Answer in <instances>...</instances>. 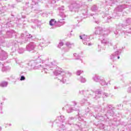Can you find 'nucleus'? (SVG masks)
Listing matches in <instances>:
<instances>
[{
  "mask_svg": "<svg viewBox=\"0 0 131 131\" xmlns=\"http://www.w3.org/2000/svg\"><path fill=\"white\" fill-rule=\"evenodd\" d=\"M25 38H30L31 37H32V36H31V35L29 34H27L26 35H25Z\"/></svg>",
  "mask_w": 131,
  "mask_h": 131,
  "instance_id": "nucleus-27",
  "label": "nucleus"
},
{
  "mask_svg": "<svg viewBox=\"0 0 131 131\" xmlns=\"http://www.w3.org/2000/svg\"><path fill=\"white\" fill-rule=\"evenodd\" d=\"M2 129V127H0V130Z\"/></svg>",
  "mask_w": 131,
  "mask_h": 131,
  "instance_id": "nucleus-51",
  "label": "nucleus"
},
{
  "mask_svg": "<svg viewBox=\"0 0 131 131\" xmlns=\"http://www.w3.org/2000/svg\"><path fill=\"white\" fill-rule=\"evenodd\" d=\"M102 94V91L100 90H97L95 92V98L98 99V98H100L101 97V94Z\"/></svg>",
  "mask_w": 131,
  "mask_h": 131,
  "instance_id": "nucleus-8",
  "label": "nucleus"
},
{
  "mask_svg": "<svg viewBox=\"0 0 131 131\" xmlns=\"http://www.w3.org/2000/svg\"><path fill=\"white\" fill-rule=\"evenodd\" d=\"M54 67H57V63L56 61L51 62L49 65L45 64V68H44V71L45 73H50V70H53V69H50V68H53ZM49 69H50V70Z\"/></svg>",
  "mask_w": 131,
  "mask_h": 131,
  "instance_id": "nucleus-4",
  "label": "nucleus"
},
{
  "mask_svg": "<svg viewBox=\"0 0 131 131\" xmlns=\"http://www.w3.org/2000/svg\"><path fill=\"white\" fill-rule=\"evenodd\" d=\"M109 82H109L108 83H110V81H109Z\"/></svg>",
  "mask_w": 131,
  "mask_h": 131,
  "instance_id": "nucleus-54",
  "label": "nucleus"
},
{
  "mask_svg": "<svg viewBox=\"0 0 131 131\" xmlns=\"http://www.w3.org/2000/svg\"><path fill=\"white\" fill-rule=\"evenodd\" d=\"M119 107H121V104L118 105V107L119 108Z\"/></svg>",
  "mask_w": 131,
  "mask_h": 131,
  "instance_id": "nucleus-41",
  "label": "nucleus"
},
{
  "mask_svg": "<svg viewBox=\"0 0 131 131\" xmlns=\"http://www.w3.org/2000/svg\"><path fill=\"white\" fill-rule=\"evenodd\" d=\"M54 74L57 76V78L58 80H60L63 83H66V80H67L69 77L71 76V73L67 71H63L61 69L54 72Z\"/></svg>",
  "mask_w": 131,
  "mask_h": 131,
  "instance_id": "nucleus-1",
  "label": "nucleus"
},
{
  "mask_svg": "<svg viewBox=\"0 0 131 131\" xmlns=\"http://www.w3.org/2000/svg\"><path fill=\"white\" fill-rule=\"evenodd\" d=\"M95 34H98V35H100V37L103 36H108L109 33H110L111 31V28H109L108 29H103L101 27L95 28Z\"/></svg>",
  "mask_w": 131,
  "mask_h": 131,
  "instance_id": "nucleus-2",
  "label": "nucleus"
},
{
  "mask_svg": "<svg viewBox=\"0 0 131 131\" xmlns=\"http://www.w3.org/2000/svg\"><path fill=\"white\" fill-rule=\"evenodd\" d=\"M93 80L96 81V82H100L101 79H100V77L97 75H95L93 78Z\"/></svg>",
  "mask_w": 131,
  "mask_h": 131,
  "instance_id": "nucleus-11",
  "label": "nucleus"
},
{
  "mask_svg": "<svg viewBox=\"0 0 131 131\" xmlns=\"http://www.w3.org/2000/svg\"><path fill=\"white\" fill-rule=\"evenodd\" d=\"M35 48H36V45H35V43L31 42L27 45L26 50L28 52H33V51H34Z\"/></svg>",
  "mask_w": 131,
  "mask_h": 131,
  "instance_id": "nucleus-5",
  "label": "nucleus"
},
{
  "mask_svg": "<svg viewBox=\"0 0 131 131\" xmlns=\"http://www.w3.org/2000/svg\"><path fill=\"white\" fill-rule=\"evenodd\" d=\"M82 72H83L82 71H78L77 72V75H80V74L82 73Z\"/></svg>",
  "mask_w": 131,
  "mask_h": 131,
  "instance_id": "nucleus-29",
  "label": "nucleus"
},
{
  "mask_svg": "<svg viewBox=\"0 0 131 131\" xmlns=\"http://www.w3.org/2000/svg\"><path fill=\"white\" fill-rule=\"evenodd\" d=\"M121 54V50H119V51H116L115 54H112L111 56V59H113L116 55H118L119 54Z\"/></svg>",
  "mask_w": 131,
  "mask_h": 131,
  "instance_id": "nucleus-10",
  "label": "nucleus"
},
{
  "mask_svg": "<svg viewBox=\"0 0 131 131\" xmlns=\"http://www.w3.org/2000/svg\"><path fill=\"white\" fill-rule=\"evenodd\" d=\"M79 93L81 95H84L85 94L90 95V93H89V90H80Z\"/></svg>",
  "mask_w": 131,
  "mask_h": 131,
  "instance_id": "nucleus-13",
  "label": "nucleus"
},
{
  "mask_svg": "<svg viewBox=\"0 0 131 131\" xmlns=\"http://www.w3.org/2000/svg\"><path fill=\"white\" fill-rule=\"evenodd\" d=\"M2 71H6V67H3L2 68Z\"/></svg>",
  "mask_w": 131,
  "mask_h": 131,
  "instance_id": "nucleus-39",
  "label": "nucleus"
},
{
  "mask_svg": "<svg viewBox=\"0 0 131 131\" xmlns=\"http://www.w3.org/2000/svg\"><path fill=\"white\" fill-rule=\"evenodd\" d=\"M74 56L75 57H78V55H77V54H76V53H74Z\"/></svg>",
  "mask_w": 131,
  "mask_h": 131,
  "instance_id": "nucleus-40",
  "label": "nucleus"
},
{
  "mask_svg": "<svg viewBox=\"0 0 131 131\" xmlns=\"http://www.w3.org/2000/svg\"><path fill=\"white\" fill-rule=\"evenodd\" d=\"M112 107V106H111V105H108V107L110 108H111Z\"/></svg>",
  "mask_w": 131,
  "mask_h": 131,
  "instance_id": "nucleus-42",
  "label": "nucleus"
},
{
  "mask_svg": "<svg viewBox=\"0 0 131 131\" xmlns=\"http://www.w3.org/2000/svg\"><path fill=\"white\" fill-rule=\"evenodd\" d=\"M120 57L118 56V59H120Z\"/></svg>",
  "mask_w": 131,
  "mask_h": 131,
  "instance_id": "nucleus-47",
  "label": "nucleus"
},
{
  "mask_svg": "<svg viewBox=\"0 0 131 131\" xmlns=\"http://www.w3.org/2000/svg\"><path fill=\"white\" fill-rule=\"evenodd\" d=\"M131 28L129 29V30H130Z\"/></svg>",
  "mask_w": 131,
  "mask_h": 131,
  "instance_id": "nucleus-55",
  "label": "nucleus"
},
{
  "mask_svg": "<svg viewBox=\"0 0 131 131\" xmlns=\"http://www.w3.org/2000/svg\"><path fill=\"white\" fill-rule=\"evenodd\" d=\"M73 111V110L71 107L67 108V111L68 113H71V112H72Z\"/></svg>",
  "mask_w": 131,
  "mask_h": 131,
  "instance_id": "nucleus-26",
  "label": "nucleus"
},
{
  "mask_svg": "<svg viewBox=\"0 0 131 131\" xmlns=\"http://www.w3.org/2000/svg\"><path fill=\"white\" fill-rule=\"evenodd\" d=\"M60 17H62V18H63V17L64 16H65L64 15V13H60Z\"/></svg>",
  "mask_w": 131,
  "mask_h": 131,
  "instance_id": "nucleus-37",
  "label": "nucleus"
},
{
  "mask_svg": "<svg viewBox=\"0 0 131 131\" xmlns=\"http://www.w3.org/2000/svg\"><path fill=\"white\" fill-rule=\"evenodd\" d=\"M66 52H68V50H67V51H66Z\"/></svg>",
  "mask_w": 131,
  "mask_h": 131,
  "instance_id": "nucleus-52",
  "label": "nucleus"
},
{
  "mask_svg": "<svg viewBox=\"0 0 131 131\" xmlns=\"http://www.w3.org/2000/svg\"><path fill=\"white\" fill-rule=\"evenodd\" d=\"M91 10L93 12H96V11L98 10V8L97 7V6H96V5H94L92 7Z\"/></svg>",
  "mask_w": 131,
  "mask_h": 131,
  "instance_id": "nucleus-22",
  "label": "nucleus"
},
{
  "mask_svg": "<svg viewBox=\"0 0 131 131\" xmlns=\"http://www.w3.org/2000/svg\"><path fill=\"white\" fill-rule=\"evenodd\" d=\"M114 89H115V90H117V89H118V87L115 86Z\"/></svg>",
  "mask_w": 131,
  "mask_h": 131,
  "instance_id": "nucleus-43",
  "label": "nucleus"
},
{
  "mask_svg": "<svg viewBox=\"0 0 131 131\" xmlns=\"http://www.w3.org/2000/svg\"><path fill=\"white\" fill-rule=\"evenodd\" d=\"M12 125V124H9V126H11Z\"/></svg>",
  "mask_w": 131,
  "mask_h": 131,
  "instance_id": "nucleus-49",
  "label": "nucleus"
},
{
  "mask_svg": "<svg viewBox=\"0 0 131 131\" xmlns=\"http://www.w3.org/2000/svg\"><path fill=\"white\" fill-rule=\"evenodd\" d=\"M2 106H0V110H2Z\"/></svg>",
  "mask_w": 131,
  "mask_h": 131,
  "instance_id": "nucleus-48",
  "label": "nucleus"
},
{
  "mask_svg": "<svg viewBox=\"0 0 131 131\" xmlns=\"http://www.w3.org/2000/svg\"><path fill=\"white\" fill-rule=\"evenodd\" d=\"M116 10L119 12H122V10H123V8L122 7V6H119L116 8Z\"/></svg>",
  "mask_w": 131,
  "mask_h": 131,
  "instance_id": "nucleus-19",
  "label": "nucleus"
},
{
  "mask_svg": "<svg viewBox=\"0 0 131 131\" xmlns=\"http://www.w3.org/2000/svg\"><path fill=\"white\" fill-rule=\"evenodd\" d=\"M102 37H103L104 38H102V39L100 38L102 43H104V45H107V46H112V43L111 42L110 40H109V39L105 38L106 37V36Z\"/></svg>",
  "mask_w": 131,
  "mask_h": 131,
  "instance_id": "nucleus-7",
  "label": "nucleus"
},
{
  "mask_svg": "<svg viewBox=\"0 0 131 131\" xmlns=\"http://www.w3.org/2000/svg\"><path fill=\"white\" fill-rule=\"evenodd\" d=\"M66 46H68V48H72V47H73L74 46V45H73V43H71L70 42H67L66 43Z\"/></svg>",
  "mask_w": 131,
  "mask_h": 131,
  "instance_id": "nucleus-20",
  "label": "nucleus"
},
{
  "mask_svg": "<svg viewBox=\"0 0 131 131\" xmlns=\"http://www.w3.org/2000/svg\"><path fill=\"white\" fill-rule=\"evenodd\" d=\"M59 118H60L63 122V120H64L65 118H64V116H60Z\"/></svg>",
  "mask_w": 131,
  "mask_h": 131,
  "instance_id": "nucleus-31",
  "label": "nucleus"
},
{
  "mask_svg": "<svg viewBox=\"0 0 131 131\" xmlns=\"http://www.w3.org/2000/svg\"><path fill=\"white\" fill-rule=\"evenodd\" d=\"M64 45V43L63 42H60L58 45V48H61V47H62V46Z\"/></svg>",
  "mask_w": 131,
  "mask_h": 131,
  "instance_id": "nucleus-28",
  "label": "nucleus"
},
{
  "mask_svg": "<svg viewBox=\"0 0 131 131\" xmlns=\"http://www.w3.org/2000/svg\"><path fill=\"white\" fill-rule=\"evenodd\" d=\"M114 33L115 34H116V35H117V34H119V32H118V31L116 30L114 31Z\"/></svg>",
  "mask_w": 131,
  "mask_h": 131,
  "instance_id": "nucleus-34",
  "label": "nucleus"
},
{
  "mask_svg": "<svg viewBox=\"0 0 131 131\" xmlns=\"http://www.w3.org/2000/svg\"><path fill=\"white\" fill-rule=\"evenodd\" d=\"M111 17H108L107 19H111Z\"/></svg>",
  "mask_w": 131,
  "mask_h": 131,
  "instance_id": "nucleus-50",
  "label": "nucleus"
},
{
  "mask_svg": "<svg viewBox=\"0 0 131 131\" xmlns=\"http://www.w3.org/2000/svg\"><path fill=\"white\" fill-rule=\"evenodd\" d=\"M131 31H128V30H126V32L125 33V34H126V33H130Z\"/></svg>",
  "mask_w": 131,
  "mask_h": 131,
  "instance_id": "nucleus-35",
  "label": "nucleus"
},
{
  "mask_svg": "<svg viewBox=\"0 0 131 131\" xmlns=\"http://www.w3.org/2000/svg\"><path fill=\"white\" fill-rule=\"evenodd\" d=\"M88 46H92V44H91V43H88Z\"/></svg>",
  "mask_w": 131,
  "mask_h": 131,
  "instance_id": "nucleus-44",
  "label": "nucleus"
},
{
  "mask_svg": "<svg viewBox=\"0 0 131 131\" xmlns=\"http://www.w3.org/2000/svg\"><path fill=\"white\" fill-rule=\"evenodd\" d=\"M116 48H117L116 46H114V50H115V49H116Z\"/></svg>",
  "mask_w": 131,
  "mask_h": 131,
  "instance_id": "nucleus-45",
  "label": "nucleus"
},
{
  "mask_svg": "<svg viewBox=\"0 0 131 131\" xmlns=\"http://www.w3.org/2000/svg\"><path fill=\"white\" fill-rule=\"evenodd\" d=\"M40 46H41V47H45L46 46V41L42 39L40 42Z\"/></svg>",
  "mask_w": 131,
  "mask_h": 131,
  "instance_id": "nucleus-18",
  "label": "nucleus"
},
{
  "mask_svg": "<svg viewBox=\"0 0 131 131\" xmlns=\"http://www.w3.org/2000/svg\"><path fill=\"white\" fill-rule=\"evenodd\" d=\"M18 53L19 54H23V53H24V49H23V48H20L18 50Z\"/></svg>",
  "mask_w": 131,
  "mask_h": 131,
  "instance_id": "nucleus-25",
  "label": "nucleus"
},
{
  "mask_svg": "<svg viewBox=\"0 0 131 131\" xmlns=\"http://www.w3.org/2000/svg\"><path fill=\"white\" fill-rule=\"evenodd\" d=\"M76 6H77V5L76 4V3H75L74 4H72L70 6V11H73V9H74V8H77V7H76Z\"/></svg>",
  "mask_w": 131,
  "mask_h": 131,
  "instance_id": "nucleus-14",
  "label": "nucleus"
},
{
  "mask_svg": "<svg viewBox=\"0 0 131 131\" xmlns=\"http://www.w3.org/2000/svg\"><path fill=\"white\" fill-rule=\"evenodd\" d=\"M24 36H25V35L24 34H21V38H23V37H24Z\"/></svg>",
  "mask_w": 131,
  "mask_h": 131,
  "instance_id": "nucleus-38",
  "label": "nucleus"
},
{
  "mask_svg": "<svg viewBox=\"0 0 131 131\" xmlns=\"http://www.w3.org/2000/svg\"><path fill=\"white\" fill-rule=\"evenodd\" d=\"M80 38L81 39L83 40V42L86 46L88 45L89 41H90V36H87L86 35H82L80 36Z\"/></svg>",
  "mask_w": 131,
  "mask_h": 131,
  "instance_id": "nucleus-6",
  "label": "nucleus"
},
{
  "mask_svg": "<svg viewBox=\"0 0 131 131\" xmlns=\"http://www.w3.org/2000/svg\"><path fill=\"white\" fill-rule=\"evenodd\" d=\"M79 80L81 81V82H82L83 83L85 82V81H86V80L85 79V78H84L82 77H81L80 78Z\"/></svg>",
  "mask_w": 131,
  "mask_h": 131,
  "instance_id": "nucleus-23",
  "label": "nucleus"
},
{
  "mask_svg": "<svg viewBox=\"0 0 131 131\" xmlns=\"http://www.w3.org/2000/svg\"><path fill=\"white\" fill-rule=\"evenodd\" d=\"M126 25L127 26L128 25H130L131 24V18H128L126 19L125 20Z\"/></svg>",
  "mask_w": 131,
  "mask_h": 131,
  "instance_id": "nucleus-16",
  "label": "nucleus"
},
{
  "mask_svg": "<svg viewBox=\"0 0 131 131\" xmlns=\"http://www.w3.org/2000/svg\"><path fill=\"white\" fill-rule=\"evenodd\" d=\"M91 16H93V14H91Z\"/></svg>",
  "mask_w": 131,
  "mask_h": 131,
  "instance_id": "nucleus-53",
  "label": "nucleus"
},
{
  "mask_svg": "<svg viewBox=\"0 0 131 131\" xmlns=\"http://www.w3.org/2000/svg\"><path fill=\"white\" fill-rule=\"evenodd\" d=\"M116 26L117 29H122V28L123 27V26L121 24H119V25H117Z\"/></svg>",
  "mask_w": 131,
  "mask_h": 131,
  "instance_id": "nucleus-21",
  "label": "nucleus"
},
{
  "mask_svg": "<svg viewBox=\"0 0 131 131\" xmlns=\"http://www.w3.org/2000/svg\"><path fill=\"white\" fill-rule=\"evenodd\" d=\"M99 82L101 85H108V83H106V81L104 79H100Z\"/></svg>",
  "mask_w": 131,
  "mask_h": 131,
  "instance_id": "nucleus-15",
  "label": "nucleus"
},
{
  "mask_svg": "<svg viewBox=\"0 0 131 131\" xmlns=\"http://www.w3.org/2000/svg\"><path fill=\"white\" fill-rule=\"evenodd\" d=\"M9 33H7V34H8Z\"/></svg>",
  "mask_w": 131,
  "mask_h": 131,
  "instance_id": "nucleus-56",
  "label": "nucleus"
},
{
  "mask_svg": "<svg viewBox=\"0 0 131 131\" xmlns=\"http://www.w3.org/2000/svg\"><path fill=\"white\" fill-rule=\"evenodd\" d=\"M8 82L3 81L0 83V86L1 88H6L8 86Z\"/></svg>",
  "mask_w": 131,
  "mask_h": 131,
  "instance_id": "nucleus-12",
  "label": "nucleus"
},
{
  "mask_svg": "<svg viewBox=\"0 0 131 131\" xmlns=\"http://www.w3.org/2000/svg\"><path fill=\"white\" fill-rule=\"evenodd\" d=\"M8 58V54H6L4 57H3L1 60H6Z\"/></svg>",
  "mask_w": 131,
  "mask_h": 131,
  "instance_id": "nucleus-30",
  "label": "nucleus"
},
{
  "mask_svg": "<svg viewBox=\"0 0 131 131\" xmlns=\"http://www.w3.org/2000/svg\"><path fill=\"white\" fill-rule=\"evenodd\" d=\"M20 80H25V77H24V76H21L20 77Z\"/></svg>",
  "mask_w": 131,
  "mask_h": 131,
  "instance_id": "nucleus-32",
  "label": "nucleus"
},
{
  "mask_svg": "<svg viewBox=\"0 0 131 131\" xmlns=\"http://www.w3.org/2000/svg\"><path fill=\"white\" fill-rule=\"evenodd\" d=\"M63 20H64V18H62V19H60L56 23V25H57L58 27H60V26H62V25L64 24L65 23L63 21Z\"/></svg>",
  "mask_w": 131,
  "mask_h": 131,
  "instance_id": "nucleus-9",
  "label": "nucleus"
},
{
  "mask_svg": "<svg viewBox=\"0 0 131 131\" xmlns=\"http://www.w3.org/2000/svg\"><path fill=\"white\" fill-rule=\"evenodd\" d=\"M128 93H131V88H129L127 91Z\"/></svg>",
  "mask_w": 131,
  "mask_h": 131,
  "instance_id": "nucleus-36",
  "label": "nucleus"
},
{
  "mask_svg": "<svg viewBox=\"0 0 131 131\" xmlns=\"http://www.w3.org/2000/svg\"><path fill=\"white\" fill-rule=\"evenodd\" d=\"M18 2H21V0H16Z\"/></svg>",
  "mask_w": 131,
  "mask_h": 131,
  "instance_id": "nucleus-46",
  "label": "nucleus"
},
{
  "mask_svg": "<svg viewBox=\"0 0 131 131\" xmlns=\"http://www.w3.org/2000/svg\"><path fill=\"white\" fill-rule=\"evenodd\" d=\"M76 104H77V103H76V102H75V101H73V102H72V105H73V106H75V105H76Z\"/></svg>",
  "mask_w": 131,
  "mask_h": 131,
  "instance_id": "nucleus-33",
  "label": "nucleus"
},
{
  "mask_svg": "<svg viewBox=\"0 0 131 131\" xmlns=\"http://www.w3.org/2000/svg\"><path fill=\"white\" fill-rule=\"evenodd\" d=\"M102 97L103 98H107V97H109V94L108 93H103Z\"/></svg>",
  "mask_w": 131,
  "mask_h": 131,
  "instance_id": "nucleus-24",
  "label": "nucleus"
},
{
  "mask_svg": "<svg viewBox=\"0 0 131 131\" xmlns=\"http://www.w3.org/2000/svg\"><path fill=\"white\" fill-rule=\"evenodd\" d=\"M28 65L29 66V69H34V68H36V69H38V68H40V60L39 59H37L36 60H32L30 61Z\"/></svg>",
  "mask_w": 131,
  "mask_h": 131,
  "instance_id": "nucleus-3",
  "label": "nucleus"
},
{
  "mask_svg": "<svg viewBox=\"0 0 131 131\" xmlns=\"http://www.w3.org/2000/svg\"><path fill=\"white\" fill-rule=\"evenodd\" d=\"M49 24L51 26H53L56 24V21H55V19H52L50 21Z\"/></svg>",
  "mask_w": 131,
  "mask_h": 131,
  "instance_id": "nucleus-17",
  "label": "nucleus"
}]
</instances>
